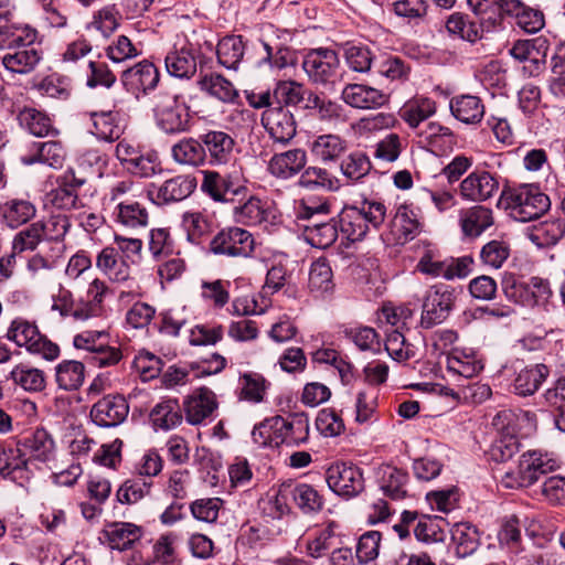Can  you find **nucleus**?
<instances>
[{"instance_id":"6e6552de","label":"nucleus","mask_w":565,"mask_h":565,"mask_svg":"<svg viewBox=\"0 0 565 565\" xmlns=\"http://www.w3.org/2000/svg\"><path fill=\"white\" fill-rule=\"evenodd\" d=\"M254 246L253 235L236 226L220 231L210 243L213 254L228 257H248L253 253Z\"/></svg>"},{"instance_id":"5701e85b","label":"nucleus","mask_w":565,"mask_h":565,"mask_svg":"<svg viewBox=\"0 0 565 565\" xmlns=\"http://www.w3.org/2000/svg\"><path fill=\"white\" fill-rule=\"evenodd\" d=\"M550 367L544 363L524 366L515 373L512 391L515 395L527 397L534 395L550 376Z\"/></svg>"},{"instance_id":"0e129e2a","label":"nucleus","mask_w":565,"mask_h":565,"mask_svg":"<svg viewBox=\"0 0 565 565\" xmlns=\"http://www.w3.org/2000/svg\"><path fill=\"white\" fill-rule=\"evenodd\" d=\"M340 168L344 177L359 181L370 172L371 161L364 152L354 151L342 160Z\"/></svg>"},{"instance_id":"7c9ffc66","label":"nucleus","mask_w":565,"mask_h":565,"mask_svg":"<svg viewBox=\"0 0 565 565\" xmlns=\"http://www.w3.org/2000/svg\"><path fill=\"white\" fill-rule=\"evenodd\" d=\"M309 148L316 159L321 162H332L347 151L348 142L339 135L324 134L316 137Z\"/></svg>"},{"instance_id":"6ab92c4d","label":"nucleus","mask_w":565,"mask_h":565,"mask_svg":"<svg viewBox=\"0 0 565 565\" xmlns=\"http://www.w3.org/2000/svg\"><path fill=\"white\" fill-rule=\"evenodd\" d=\"M342 100L358 109H375L388 103V95L363 84H348L341 93Z\"/></svg>"},{"instance_id":"a211bd4d","label":"nucleus","mask_w":565,"mask_h":565,"mask_svg":"<svg viewBox=\"0 0 565 565\" xmlns=\"http://www.w3.org/2000/svg\"><path fill=\"white\" fill-rule=\"evenodd\" d=\"M129 406L120 396H105L96 402L90 409L92 420L100 427H113L121 424L128 416Z\"/></svg>"},{"instance_id":"c9c22d12","label":"nucleus","mask_w":565,"mask_h":565,"mask_svg":"<svg viewBox=\"0 0 565 565\" xmlns=\"http://www.w3.org/2000/svg\"><path fill=\"white\" fill-rule=\"evenodd\" d=\"M32 156L22 157V162L33 164L35 162L45 163L54 169L61 168L66 153L61 142L47 141L33 145Z\"/></svg>"},{"instance_id":"9b49d317","label":"nucleus","mask_w":565,"mask_h":565,"mask_svg":"<svg viewBox=\"0 0 565 565\" xmlns=\"http://www.w3.org/2000/svg\"><path fill=\"white\" fill-rule=\"evenodd\" d=\"M24 470L31 471L36 462H46L54 456L55 443L45 429H36L17 443Z\"/></svg>"},{"instance_id":"7ed1b4c3","label":"nucleus","mask_w":565,"mask_h":565,"mask_svg":"<svg viewBox=\"0 0 565 565\" xmlns=\"http://www.w3.org/2000/svg\"><path fill=\"white\" fill-rule=\"evenodd\" d=\"M153 116L160 130L168 135L183 134L190 130L191 115L189 106L180 96L171 92H159L153 97Z\"/></svg>"},{"instance_id":"20e7f679","label":"nucleus","mask_w":565,"mask_h":565,"mask_svg":"<svg viewBox=\"0 0 565 565\" xmlns=\"http://www.w3.org/2000/svg\"><path fill=\"white\" fill-rule=\"evenodd\" d=\"M510 215L522 223L539 218L551 206L550 198L539 188L523 184L508 192L505 196Z\"/></svg>"},{"instance_id":"ea45409f","label":"nucleus","mask_w":565,"mask_h":565,"mask_svg":"<svg viewBox=\"0 0 565 565\" xmlns=\"http://www.w3.org/2000/svg\"><path fill=\"white\" fill-rule=\"evenodd\" d=\"M171 157L182 166L199 167L204 163L202 140L183 138L171 147Z\"/></svg>"},{"instance_id":"bb28decb","label":"nucleus","mask_w":565,"mask_h":565,"mask_svg":"<svg viewBox=\"0 0 565 565\" xmlns=\"http://www.w3.org/2000/svg\"><path fill=\"white\" fill-rule=\"evenodd\" d=\"M308 290L316 298H324L333 292V273L326 258H318L310 265Z\"/></svg>"},{"instance_id":"f257e3e1","label":"nucleus","mask_w":565,"mask_h":565,"mask_svg":"<svg viewBox=\"0 0 565 565\" xmlns=\"http://www.w3.org/2000/svg\"><path fill=\"white\" fill-rule=\"evenodd\" d=\"M385 214L384 204L375 201H364L361 206H344L339 214L340 231L351 242L361 241L370 227H380Z\"/></svg>"},{"instance_id":"37998d69","label":"nucleus","mask_w":565,"mask_h":565,"mask_svg":"<svg viewBox=\"0 0 565 565\" xmlns=\"http://www.w3.org/2000/svg\"><path fill=\"white\" fill-rule=\"evenodd\" d=\"M199 84L201 90L223 103H233L238 97L234 85L220 74L205 75Z\"/></svg>"},{"instance_id":"f704fd0d","label":"nucleus","mask_w":565,"mask_h":565,"mask_svg":"<svg viewBox=\"0 0 565 565\" xmlns=\"http://www.w3.org/2000/svg\"><path fill=\"white\" fill-rule=\"evenodd\" d=\"M36 209L33 203L23 199H11L0 205V215L4 224L17 228L35 216Z\"/></svg>"},{"instance_id":"ddd939ff","label":"nucleus","mask_w":565,"mask_h":565,"mask_svg":"<svg viewBox=\"0 0 565 565\" xmlns=\"http://www.w3.org/2000/svg\"><path fill=\"white\" fill-rule=\"evenodd\" d=\"M218 407L215 393L205 386L194 390L183 401L185 420L193 426L211 418Z\"/></svg>"},{"instance_id":"423d86ee","label":"nucleus","mask_w":565,"mask_h":565,"mask_svg":"<svg viewBox=\"0 0 565 565\" xmlns=\"http://www.w3.org/2000/svg\"><path fill=\"white\" fill-rule=\"evenodd\" d=\"M455 299V291L450 286L445 284L431 286L423 300L420 326L430 329L443 323L452 310Z\"/></svg>"},{"instance_id":"4d7b16f0","label":"nucleus","mask_w":565,"mask_h":565,"mask_svg":"<svg viewBox=\"0 0 565 565\" xmlns=\"http://www.w3.org/2000/svg\"><path fill=\"white\" fill-rule=\"evenodd\" d=\"M335 539V524L329 523L318 530L312 537L306 542V553L312 558L322 557L333 545Z\"/></svg>"},{"instance_id":"864d4df0","label":"nucleus","mask_w":565,"mask_h":565,"mask_svg":"<svg viewBox=\"0 0 565 565\" xmlns=\"http://www.w3.org/2000/svg\"><path fill=\"white\" fill-rule=\"evenodd\" d=\"M89 118L93 126L90 132L98 139L114 141L119 138L121 129L113 111L92 113Z\"/></svg>"},{"instance_id":"72a5a7b5","label":"nucleus","mask_w":565,"mask_h":565,"mask_svg":"<svg viewBox=\"0 0 565 565\" xmlns=\"http://www.w3.org/2000/svg\"><path fill=\"white\" fill-rule=\"evenodd\" d=\"M114 216L117 223L130 230L146 227L149 221L147 209L131 199L119 201L114 210Z\"/></svg>"},{"instance_id":"de8ad7c7","label":"nucleus","mask_w":565,"mask_h":565,"mask_svg":"<svg viewBox=\"0 0 565 565\" xmlns=\"http://www.w3.org/2000/svg\"><path fill=\"white\" fill-rule=\"evenodd\" d=\"M306 241L316 248H327L331 246L338 237V226L333 221L313 222L305 226Z\"/></svg>"},{"instance_id":"49530a36","label":"nucleus","mask_w":565,"mask_h":565,"mask_svg":"<svg viewBox=\"0 0 565 565\" xmlns=\"http://www.w3.org/2000/svg\"><path fill=\"white\" fill-rule=\"evenodd\" d=\"M297 184L306 190L326 189L335 191L339 189V180L332 177L326 169L319 167L303 169Z\"/></svg>"},{"instance_id":"aec40b11","label":"nucleus","mask_w":565,"mask_h":565,"mask_svg":"<svg viewBox=\"0 0 565 565\" xmlns=\"http://www.w3.org/2000/svg\"><path fill=\"white\" fill-rule=\"evenodd\" d=\"M42 51L33 45H22L9 51L1 57L6 71L13 75H29L33 73L42 61Z\"/></svg>"},{"instance_id":"a878e982","label":"nucleus","mask_w":565,"mask_h":565,"mask_svg":"<svg viewBox=\"0 0 565 565\" xmlns=\"http://www.w3.org/2000/svg\"><path fill=\"white\" fill-rule=\"evenodd\" d=\"M459 223L465 236L476 238L494 224L493 212L486 206L475 205L461 212Z\"/></svg>"},{"instance_id":"c03bdc74","label":"nucleus","mask_w":565,"mask_h":565,"mask_svg":"<svg viewBox=\"0 0 565 565\" xmlns=\"http://www.w3.org/2000/svg\"><path fill=\"white\" fill-rule=\"evenodd\" d=\"M292 500L303 514H316L324 507L319 491L308 483H299L291 491Z\"/></svg>"},{"instance_id":"6e6d98bb","label":"nucleus","mask_w":565,"mask_h":565,"mask_svg":"<svg viewBox=\"0 0 565 565\" xmlns=\"http://www.w3.org/2000/svg\"><path fill=\"white\" fill-rule=\"evenodd\" d=\"M446 29L449 33L456 34L468 42H476L482 38V30L476 21H470L467 15L456 12L452 13L447 22Z\"/></svg>"},{"instance_id":"e2e57ef3","label":"nucleus","mask_w":565,"mask_h":565,"mask_svg":"<svg viewBox=\"0 0 565 565\" xmlns=\"http://www.w3.org/2000/svg\"><path fill=\"white\" fill-rule=\"evenodd\" d=\"M447 369L454 374L471 379L483 369V364L475 356L459 352L448 358Z\"/></svg>"},{"instance_id":"cd10ccee","label":"nucleus","mask_w":565,"mask_h":565,"mask_svg":"<svg viewBox=\"0 0 565 565\" xmlns=\"http://www.w3.org/2000/svg\"><path fill=\"white\" fill-rule=\"evenodd\" d=\"M96 266L110 281L127 282L130 279L131 269L127 260L118 257L115 247H105L96 258Z\"/></svg>"},{"instance_id":"603ef678","label":"nucleus","mask_w":565,"mask_h":565,"mask_svg":"<svg viewBox=\"0 0 565 565\" xmlns=\"http://www.w3.org/2000/svg\"><path fill=\"white\" fill-rule=\"evenodd\" d=\"M307 110H315L317 117L327 122H338L344 120L343 107L326 97H321L313 92L307 98Z\"/></svg>"},{"instance_id":"4c0bfd02","label":"nucleus","mask_w":565,"mask_h":565,"mask_svg":"<svg viewBox=\"0 0 565 565\" xmlns=\"http://www.w3.org/2000/svg\"><path fill=\"white\" fill-rule=\"evenodd\" d=\"M149 417L156 429L170 430L182 423L181 408L177 399L159 402L151 409Z\"/></svg>"},{"instance_id":"bf43d9fd","label":"nucleus","mask_w":565,"mask_h":565,"mask_svg":"<svg viewBox=\"0 0 565 565\" xmlns=\"http://www.w3.org/2000/svg\"><path fill=\"white\" fill-rule=\"evenodd\" d=\"M182 224L188 239L192 243H198L200 238L211 232L213 226L210 217L200 211L185 212L182 216Z\"/></svg>"},{"instance_id":"2eb2a0df","label":"nucleus","mask_w":565,"mask_h":565,"mask_svg":"<svg viewBox=\"0 0 565 565\" xmlns=\"http://www.w3.org/2000/svg\"><path fill=\"white\" fill-rule=\"evenodd\" d=\"M499 190V181L488 171H473L459 184L460 196L470 202H483Z\"/></svg>"},{"instance_id":"e433bc0d","label":"nucleus","mask_w":565,"mask_h":565,"mask_svg":"<svg viewBox=\"0 0 565 565\" xmlns=\"http://www.w3.org/2000/svg\"><path fill=\"white\" fill-rule=\"evenodd\" d=\"M201 190L211 196L215 202L226 201L228 192L236 193L234 179L231 174H221L213 170H203Z\"/></svg>"},{"instance_id":"393cba45","label":"nucleus","mask_w":565,"mask_h":565,"mask_svg":"<svg viewBox=\"0 0 565 565\" xmlns=\"http://www.w3.org/2000/svg\"><path fill=\"white\" fill-rule=\"evenodd\" d=\"M39 32L28 23H6L0 25V51L15 50L22 45H33Z\"/></svg>"},{"instance_id":"5fc2aeb1","label":"nucleus","mask_w":565,"mask_h":565,"mask_svg":"<svg viewBox=\"0 0 565 565\" xmlns=\"http://www.w3.org/2000/svg\"><path fill=\"white\" fill-rule=\"evenodd\" d=\"M565 234V223L559 220L545 221L530 233V239L539 247L555 245Z\"/></svg>"},{"instance_id":"09e8293b","label":"nucleus","mask_w":565,"mask_h":565,"mask_svg":"<svg viewBox=\"0 0 565 565\" xmlns=\"http://www.w3.org/2000/svg\"><path fill=\"white\" fill-rule=\"evenodd\" d=\"M9 377L13 383L26 392H41L45 387L43 371L25 364H19L12 369Z\"/></svg>"},{"instance_id":"69168bd1","label":"nucleus","mask_w":565,"mask_h":565,"mask_svg":"<svg viewBox=\"0 0 565 565\" xmlns=\"http://www.w3.org/2000/svg\"><path fill=\"white\" fill-rule=\"evenodd\" d=\"M509 256V244L499 239L488 242L480 250V259L482 264L494 269L501 268Z\"/></svg>"},{"instance_id":"9d476101","label":"nucleus","mask_w":565,"mask_h":565,"mask_svg":"<svg viewBox=\"0 0 565 565\" xmlns=\"http://www.w3.org/2000/svg\"><path fill=\"white\" fill-rule=\"evenodd\" d=\"M326 481L331 491L347 499L358 495L364 489L361 470L347 462L331 465L326 471Z\"/></svg>"},{"instance_id":"58836bf2","label":"nucleus","mask_w":565,"mask_h":565,"mask_svg":"<svg viewBox=\"0 0 565 565\" xmlns=\"http://www.w3.org/2000/svg\"><path fill=\"white\" fill-rule=\"evenodd\" d=\"M85 367L79 361L64 360L55 366V382L64 391L78 390L84 383Z\"/></svg>"},{"instance_id":"4468645a","label":"nucleus","mask_w":565,"mask_h":565,"mask_svg":"<svg viewBox=\"0 0 565 565\" xmlns=\"http://www.w3.org/2000/svg\"><path fill=\"white\" fill-rule=\"evenodd\" d=\"M204 162L206 159L211 166H225L234 157V138L222 130H209L201 136Z\"/></svg>"},{"instance_id":"052dcab7","label":"nucleus","mask_w":565,"mask_h":565,"mask_svg":"<svg viewBox=\"0 0 565 565\" xmlns=\"http://www.w3.org/2000/svg\"><path fill=\"white\" fill-rule=\"evenodd\" d=\"M377 408V392L373 387L360 391L355 397V422L359 424L371 423Z\"/></svg>"},{"instance_id":"0eeeda50","label":"nucleus","mask_w":565,"mask_h":565,"mask_svg":"<svg viewBox=\"0 0 565 565\" xmlns=\"http://www.w3.org/2000/svg\"><path fill=\"white\" fill-rule=\"evenodd\" d=\"M340 67L335 51L324 47L310 50L303 57L302 68L316 85L334 84Z\"/></svg>"},{"instance_id":"774afa93","label":"nucleus","mask_w":565,"mask_h":565,"mask_svg":"<svg viewBox=\"0 0 565 565\" xmlns=\"http://www.w3.org/2000/svg\"><path fill=\"white\" fill-rule=\"evenodd\" d=\"M121 14L117 8L106 6L94 13L93 25L98 30L105 38L113 34L120 25Z\"/></svg>"},{"instance_id":"a19ab883","label":"nucleus","mask_w":565,"mask_h":565,"mask_svg":"<svg viewBox=\"0 0 565 565\" xmlns=\"http://www.w3.org/2000/svg\"><path fill=\"white\" fill-rule=\"evenodd\" d=\"M245 53V44L241 35H227L220 40L216 54L218 63L227 70H237Z\"/></svg>"},{"instance_id":"c85d7f7f","label":"nucleus","mask_w":565,"mask_h":565,"mask_svg":"<svg viewBox=\"0 0 565 565\" xmlns=\"http://www.w3.org/2000/svg\"><path fill=\"white\" fill-rule=\"evenodd\" d=\"M391 232L399 243L414 238L420 232V223L412 204L398 205Z\"/></svg>"},{"instance_id":"13d9d810","label":"nucleus","mask_w":565,"mask_h":565,"mask_svg":"<svg viewBox=\"0 0 565 565\" xmlns=\"http://www.w3.org/2000/svg\"><path fill=\"white\" fill-rule=\"evenodd\" d=\"M45 241L41 222H34L15 234L12 241V252L21 254L34 250L41 242Z\"/></svg>"},{"instance_id":"680f3d73","label":"nucleus","mask_w":565,"mask_h":565,"mask_svg":"<svg viewBox=\"0 0 565 565\" xmlns=\"http://www.w3.org/2000/svg\"><path fill=\"white\" fill-rule=\"evenodd\" d=\"M19 120L23 128L36 137H44L52 129L51 119L34 108L23 109L19 114Z\"/></svg>"},{"instance_id":"412c9836","label":"nucleus","mask_w":565,"mask_h":565,"mask_svg":"<svg viewBox=\"0 0 565 565\" xmlns=\"http://www.w3.org/2000/svg\"><path fill=\"white\" fill-rule=\"evenodd\" d=\"M307 153L303 149L295 148L275 153L268 162L269 173L280 180H289L299 174L306 167Z\"/></svg>"},{"instance_id":"79ce46f5","label":"nucleus","mask_w":565,"mask_h":565,"mask_svg":"<svg viewBox=\"0 0 565 565\" xmlns=\"http://www.w3.org/2000/svg\"><path fill=\"white\" fill-rule=\"evenodd\" d=\"M379 475L381 489L387 497L399 500L406 495L405 486L408 480V475L404 470L385 465L380 468Z\"/></svg>"},{"instance_id":"39448f33","label":"nucleus","mask_w":565,"mask_h":565,"mask_svg":"<svg viewBox=\"0 0 565 565\" xmlns=\"http://www.w3.org/2000/svg\"><path fill=\"white\" fill-rule=\"evenodd\" d=\"M7 338L29 353L40 355L44 360L53 361L60 355L58 345L41 334L34 322L23 318H17L11 322Z\"/></svg>"},{"instance_id":"dca6fc26","label":"nucleus","mask_w":565,"mask_h":565,"mask_svg":"<svg viewBox=\"0 0 565 565\" xmlns=\"http://www.w3.org/2000/svg\"><path fill=\"white\" fill-rule=\"evenodd\" d=\"M120 79L125 88L138 98L140 94H148L157 87L160 74L152 63L142 61L124 71Z\"/></svg>"},{"instance_id":"473e14b6","label":"nucleus","mask_w":565,"mask_h":565,"mask_svg":"<svg viewBox=\"0 0 565 565\" xmlns=\"http://www.w3.org/2000/svg\"><path fill=\"white\" fill-rule=\"evenodd\" d=\"M142 535L139 526L128 522H113L105 526L104 536L113 550L129 548Z\"/></svg>"},{"instance_id":"b1692460","label":"nucleus","mask_w":565,"mask_h":565,"mask_svg":"<svg viewBox=\"0 0 565 565\" xmlns=\"http://www.w3.org/2000/svg\"><path fill=\"white\" fill-rule=\"evenodd\" d=\"M167 72L177 78H191L196 73V58L191 45L174 46L164 58Z\"/></svg>"},{"instance_id":"1a4fd4ad","label":"nucleus","mask_w":565,"mask_h":565,"mask_svg":"<svg viewBox=\"0 0 565 565\" xmlns=\"http://www.w3.org/2000/svg\"><path fill=\"white\" fill-rule=\"evenodd\" d=\"M513 422L514 414L511 411H501L492 419V425L499 433L489 450L494 461H507L519 451V440L512 426Z\"/></svg>"},{"instance_id":"f3484780","label":"nucleus","mask_w":565,"mask_h":565,"mask_svg":"<svg viewBox=\"0 0 565 565\" xmlns=\"http://www.w3.org/2000/svg\"><path fill=\"white\" fill-rule=\"evenodd\" d=\"M85 183V178L77 177L73 169H68L57 179V186L47 193L46 200L55 209L71 210L76 206L77 190Z\"/></svg>"},{"instance_id":"2f4dec72","label":"nucleus","mask_w":565,"mask_h":565,"mask_svg":"<svg viewBox=\"0 0 565 565\" xmlns=\"http://www.w3.org/2000/svg\"><path fill=\"white\" fill-rule=\"evenodd\" d=\"M543 405L553 417L555 427L565 433V376L556 380L542 395Z\"/></svg>"},{"instance_id":"c756f323","label":"nucleus","mask_w":565,"mask_h":565,"mask_svg":"<svg viewBox=\"0 0 565 565\" xmlns=\"http://www.w3.org/2000/svg\"><path fill=\"white\" fill-rule=\"evenodd\" d=\"M449 108L452 116L467 125H476L484 116V105L478 96L459 95L450 99Z\"/></svg>"},{"instance_id":"f03ea898","label":"nucleus","mask_w":565,"mask_h":565,"mask_svg":"<svg viewBox=\"0 0 565 565\" xmlns=\"http://www.w3.org/2000/svg\"><path fill=\"white\" fill-rule=\"evenodd\" d=\"M559 468V462L551 454L540 450L524 452L516 471H508L501 478L505 488L516 489L534 484L543 476L552 473Z\"/></svg>"},{"instance_id":"338daca9","label":"nucleus","mask_w":565,"mask_h":565,"mask_svg":"<svg viewBox=\"0 0 565 565\" xmlns=\"http://www.w3.org/2000/svg\"><path fill=\"white\" fill-rule=\"evenodd\" d=\"M223 507V500L220 498H202L190 504V511L193 518L200 522L214 523Z\"/></svg>"},{"instance_id":"8fccbe9b","label":"nucleus","mask_w":565,"mask_h":565,"mask_svg":"<svg viewBox=\"0 0 565 565\" xmlns=\"http://www.w3.org/2000/svg\"><path fill=\"white\" fill-rule=\"evenodd\" d=\"M436 111V104L427 97H418L408 102L401 109V117L412 128H417L420 122L433 116Z\"/></svg>"},{"instance_id":"4be33fe9","label":"nucleus","mask_w":565,"mask_h":565,"mask_svg":"<svg viewBox=\"0 0 565 565\" xmlns=\"http://www.w3.org/2000/svg\"><path fill=\"white\" fill-rule=\"evenodd\" d=\"M196 188V180L190 175H177L164 181L157 188L156 196H153L154 185L151 184L148 190L149 196L158 204L179 202L192 194Z\"/></svg>"},{"instance_id":"f8f14e48","label":"nucleus","mask_w":565,"mask_h":565,"mask_svg":"<svg viewBox=\"0 0 565 565\" xmlns=\"http://www.w3.org/2000/svg\"><path fill=\"white\" fill-rule=\"evenodd\" d=\"M262 125L274 142L286 145L296 135V120L292 113L278 105L265 109L262 114Z\"/></svg>"},{"instance_id":"3c124183","label":"nucleus","mask_w":565,"mask_h":565,"mask_svg":"<svg viewBox=\"0 0 565 565\" xmlns=\"http://www.w3.org/2000/svg\"><path fill=\"white\" fill-rule=\"evenodd\" d=\"M451 539L459 556L472 554L479 546V532L469 523H457L451 529Z\"/></svg>"},{"instance_id":"a18cd8bd","label":"nucleus","mask_w":565,"mask_h":565,"mask_svg":"<svg viewBox=\"0 0 565 565\" xmlns=\"http://www.w3.org/2000/svg\"><path fill=\"white\" fill-rule=\"evenodd\" d=\"M312 94V90L295 81L279 82L274 89V97L278 103H284L287 106L301 105L303 109H307V98Z\"/></svg>"}]
</instances>
